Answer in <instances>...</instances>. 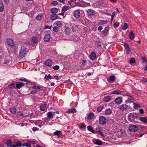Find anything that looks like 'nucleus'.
Returning <instances> with one entry per match:
<instances>
[{
    "label": "nucleus",
    "mask_w": 147,
    "mask_h": 147,
    "mask_svg": "<svg viewBox=\"0 0 147 147\" xmlns=\"http://www.w3.org/2000/svg\"><path fill=\"white\" fill-rule=\"evenodd\" d=\"M12 142L10 140L7 141V147H11L12 145Z\"/></svg>",
    "instance_id": "37998d69"
},
{
    "label": "nucleus",
    "mask_w": 147,
    "mask_h": 147,
    "mask_svg": "<svg viewBox=\"0 0 147 147\" xmlns=\"http://www.w3.org/2000/svg\"><path fill=\"white\" fill-rule=\"evenodd\" d=\"M109 30V29L108 27H106L102 32L103 34L105 36H107L108 34Z\"/></svg>",
    "instance_id": "bb28decb"
},
{
    "label": "nucleus",
    "mask_w": 147,
    "mask_h": 147,
    "mask_svg": "<svg viewBox=\"0 0 147 147\" xmlns=\"http://www.w3.org/2000/svg\"><path fill=\"white\" fill-rule=\"evenodd\" d=\"M64 83L71 84H73L72 82L70 79H68V80H65L64 82Z\"/></svg>",
    "instance_id": "864d4df0"
},
{
    "label": "nucleus",
    "mask_w": 147,
    "mask_h": 147,
    "mask_svg": "<svg viewBox=\"0 0 147 147\" xmlns=\"http://www.w3.org/2000/svg\"><path fill=\"white\" fill-rule=\"evenodd\" d=\"M136 60L134 58L131 59L130 60V63H134L135 62Z\"/></svg>",
    "instance_id": "13d9d810"
},
{
    "label": "nucleus",
    "mask_w": 147,
    "mask_h": 147,
    "mask_svg": "<svg viewBox=\"0 0 147 147\" xmlns=\"http://www.w3.org/2000/svg\"><path fill=\"white\" fill-rule=\"evenodd\" d=\"M9 110L11 113L13 114H16V111L17 109L15 107H11L10 108Z\"/></svg>",
    "instance_id": "5701e85b"
},
{
    "label": "nucleus",
    "mask_w": 147,
    "mask_h": 147,
    "mask_svg": "<svg viewBox=\"0 0 147 147\" xmlns=\"http://www.w3.org/2000/svg\"><path fill=\"white\" fill-rule=\"evenodd\" d=\"M125 95L129 97L126 101L128 103L132 102L135 100V99L133 96L131 95L128 93H127Z\"/></svg>",
    "instance_id": "7ed1b4c3"
},
{
    "label": "nucleus",
    "mask_w": 147,
    "mask_h": 147,
    "mask_svg": "<svg viewBox=\"0 0 147 147\" xmlns=\"http://www.w3.org/2000/svg\"><path fill=\"white\" fill-rule=\"evenodd\" d=\"M53 62L52 60L50 59L47 60L45 62V65L48 66L50 67L51 66Z\"/></svg>",
    "instance_id": "6ab92c4d"
},
{
    "label": "nucleus",
    "mask_w": 147,
    "mask_h": 147,
    "mask_svg": "<svg viewBox=\"0 0 147 147\" xmlns=\"http://www.w3.org/2000/svg\"><path fill=\"white\" fill-rule=\"evenodd\" d=\"M53 30L55 32H58L59 31V28L57 26H55L53 27Z\"/></svg>",
    "instance_id": "c03bdc74"
},
{
    "label": "nucleus",
    "mask_w": 147,
    "mask_h": 147,
    "mask_svg": "<svg viewBox=\"0 0 147 147\" xmlns=\"http://www.w3.org/2000/svg\"><path fill=\"white\" fill-rule=\"evenodd\" d=\"M128 118L129 121L132 122L134 121V120L136 118L135 114L133 113H131L128 114Z\"/></svg>",
    "instance_id": "f03ea898"
},
{
    "label": "nucleus",
    "mask_w": 147,
    "mask_h": 147,
    "mask_svg": "<svg viewBox=\"0 0 147 147\" xmlns=\"http://www.w3.org/2000/svg\"><path fill=\"white\" fill-rule=\"evenodd\" d=\"M51 37L50 34H45L43 40L45 42H48Z\"/></svg>",
    "instance_id": "f8f14e48"
},
{
    "label": "nucleus",
    "mask_w": 147,
    "mask_h": 147,
    "mask_svg": "<svg viewBox=\"0 0 147 147\" xmlns=\"http://www.w3.org/2000/svg\"><path fill=\"white\" fill-rule=\"evenodd\" d=\"M4 8L2 2H0V12H2L4 11Z\"/></svg>",
    "instance_id": "72a5a7b5"
},
{
    "label": "nucleus",
    "mask_w": 147,
    "mask_h": 147,
    "mask_svg": "<svg viewBox=\"0 0 147 147\" xmlns=\"http://www.w3.org/2000/svg\"><path fill=\"white\" fill-rule=\"evenodd\" d=\"M51 26H47L45 27V29H51Z\"/></svg>",
    "instance_id": "338daca9"
},
{
    "label": "nucleus",
    "mask_w": 147,
    "mask_h": 147,
    "mask_svg": "<svg viewBox=\"0 0 147 147\" xmlns=\"http://www.w3.org/2000/svg\"><path fill=\"white\" fill-rule=\"evenodd\" d=\"M87 13L88 15L90 17L93 16L95 13L94 11L91 9H88L87 11Z\"/></svg>",
    "instance_id": "ddd939ff"
},
{
    "label": "nucleus",
    "mask_w": 147,
    "mask_h": 147,
    "mask_svg": "<svg viewBox=\"0 0 147 147\" xmlns=\"http://www.w3.org/2000/svg\"><path fill=\"white\" fill-rule=\"evenodd\" d=\"M115 80V77L114 76H110L109 78L107 79V80L108 82L110 83H113L114 82Z\"/></svg>",
    "instance_id": "dca6fc26"
},
{
    "label": "nucleus",
    "mask_w": 147,
    "mask_h": 147,
    "mask_svg": "<svg viewBox=\"0 0 147 147\" xmlns=\"http://www.w3.org/2000/svg\"><path fill=\"white\" fill-rule=\"evenodd\" d=\"M55 114V112H52L51 111L48 112L47 115V117L49 118H51Z\"/></svg>",
    "instance_id": "a878e982"
},
{
    "label": "nucleus",
    "mask_w": 147,
    "mask_h": 147,
    "mask_svg": "<svg viewBox=\"0 0 147 147\" xmlns=\"http://www.w3.org/2000/svg\"><path fill=\"white\" fill-rule=\"evenodd\" d=\"M111 100V97L109 96H107L104 98V101L106 102H109Z\"/></svg>",
    "instance_id": "393cba45"
},
{
    "label": "nucleus",
    "mask_w": 147,
    "mask_h": 147,
    "mask_svg": "<svg viewBox=\"0 0 147 147\" xmlns=\"http://www.w3.org/2000/svg\"><path fill=\"white\" fill-rule=\"evenodd\" d=\"M59 65H56L53 67V69L55 70H57L59 69Z\"/></svg>",
    "instance_id": "4d7b16f0"
},
{
    "label": "nucleus",
    "mask_w": 147,
    "mask_h": 147,
    "mask_svg": "<svg viewBox=\"0 0 147 147\" xmlns=\"http://www.w3.org/2000/svg\"><path fill=\"white\" fill-rule=\"evenodd\" d=\"M19 80L20 81L26 82L28 83L29 82V80H27L26 78H20L19 79Z\"/></svg>",
    "instance_id": "49530a36"
},
{
    "label": "nucleus",
    "mask_w": 147,
    "mask_h": 147,
    "mask_svg": "<svg viewBox=\"0 0 147 147\" xmlns=\"http://www.w3.org/2000/svg\"><path fill=\"white\" fill-rule=\"evenodd\" d=\"M102 27L101 26H100L98 28V30L100 31L102 29Z\"/></svg>",
    "instance_id": "774afa93"
},
{
    "label": "nucleus",
    "mask_w": 147,
    "mask_h": 147,
    "mask_svg": "<svg viewBox=\"0 0 147 147\" xmlns=\"http://www.w3.org/2000/svg\"><path fill=\"white\" fill-rule=\"evenodd\" d=\"M32 42L34 44H37L38 43V40L37 38L35 37L34 36L32 38Z\"/></svg>",
    "instance_id": "c756f323"
},
{
    "label": "nucleus",
    "mask_w": 147,
    "mask_h": 147,
    "mask_svg": "<svg viewBox=\"0 0 147 147\" xmlns=\"http://www.w3.org/2000/svg\"><path fill=\"white\" fill-rule=\"evenodd\" d=\"M57 25L59 27H61L62 26V24L60 21H57Z\"/></svg>",
    "instance_id": "8fccbe9b"
},
{
    "label": "nucleus",
    "mask_w": 147,
    "mask_h": 147,
    "mask_svg": "<svg viewBox=\"0 0 147 147\" xmlns=\"http://www.w3.org/2000/svg\"><path fill=\"white\" fill-rule=\"evenodd\" d=\"M119 25L118 24L115 23L114 24V27L115 28H117L119 26Z\"/></svg>",
    "instance_id": "69168bd1"
},
{
    "label": "nucleus",
    "mask_w": 147,
    "mask_h": 147,
    "mask_svg": "<svg viewBox=\"0 0 147 147\" xmlns=\"http://www.w3.org/2000/svg\"><path fill=\"white\" fill-rule=\"evenodd\" d=\"M128 108V105L126 104L121 105L119 107V109L122 111H125Z\"/></svg>",
    "instance_id": "423d86ee"
},
{
    "label": "nucleus",
    "mask_w": 147,
    "mask_h": 147,
    "mask_svg": "<svg viewBox=\"0 0 147 147\" xmlns=\"http://www.w3.org/2000/svg\"><path fill=\"white\" fill-rule=\"evenodd\" d=\"M18 115L20 116H23V114L22 113V112L21 111H20L18 112Z\"/></svg>",
    "instance_id": "e2e57ef3"
},
{
    "label": "nucleus",
    "mask_w": 147,
    "mask_h": 147,
    "mask_svg": "<svg viewBox=\"0 0 147 147\" xmlns=\"http://www.w3.org/2000/svg\"><path fill=\"white\" fill-rule=\"evenodd\" d=\"M93 143L96 145L101 146L102 145V142L99 140L94 139L92 140Z\"/></svg>",
    "instance_id": "4468645a"
},
{
    "label": "nucleus",
    "mask_w": 147,
    "mask_h": 147,
    "mask_svg": "<svg viewBox=\"0 0 147 147\" xmlns=\"http://www.w3.org/2000/svg\"><path fill=\"white\" fill-rule=\"evenodd\" d=\"M128 26L126 23H125L124 25L122 26V29L123 30H126L128 27Z\"/></svg>",
    "instance_id": "ea45409f"
},
{
    "label": "nucleus",
    "mask_w": 147,
    "mask_h": 147,
    "mask_svg": "<svg viewBox=\"0 0 147 147\" xmlns=\"http://www.w3.org/2000/svg\"><path fill=\"white\" fill-rule=\"evenodd\" d=\"M76 111H77L75 108H71L67 111L66 113H76Z\"/></svg>",
    "instance_id": "2eb2a0df"
},
{
    "label": "nucleus",
    "mask_w": 147,
    "mask_h": 147,
    "mask_svg": "<svg viewBox=\"0 0 147 147\" xmlns=\"http://www.w3.org/2000/svg\"><path fill=\"white\" fill-rule=\"evenodd\" d=\"M58 16L55 14H54L51 15V20H54L57 18Z\"/></svg>",
    "instance_id": "f704fd0d"
},
{
    "label": "nucleus",
    "mask_w": 147,
    "mask_h": 147,
    "mask_svg": "<svg viewBox=\"0 0 147 147\" xmlns=\"http://www.w3.org/2000/svg\"><path fill=\"white\" fill-rule=\"evenodd\" d=\"M15 88V84L14 83L10 84L9 86V88L12 89Z\"/></svg>",
    "instance_id": "a19ab883"
},
{
    "label": "nucleus",
    "mask_w": 147,
    "mask_h": 147,
    "mask_svg": "<svg viewBox=\"0 0 147 147\" xmlns=\"http://www.w3.org/2000/svg\"><path fill=\"white\" fill-rule=\"evenodd\" d=\"M81 125L79 127V128L80 129H85L86 126L84 123H81Z\"/></svg>",
    "instance_id": "79ce46f5"
},
{
    "label": "nucleus",
    "mask_w": 147,
    "mask_h": 147,
    "mask_svg": "<svg viewBox=\"0 0 147 147\" xmlns=\"http://www.w3.org/2000/svg\"><path fill=\"white\" fill-rule=\"evenodd\" d=\"M99 123L101 125L105 124L106 123V118L104 116H101L99 118Z\"/></svg>",
    "instance_id": "39448f33"
},
{
    "label": "nucleus",
    "mask_w": 147,
    "mask_h": 147,
    "mask_svg": "<svg viewBox=\"0 0 147 147\" xmlns=\"http://www.w3.org/2000/svg\"><path fill=\"white\" fill-rule=\"evenodd\" d=\"M139 112L141 114H143L144 113V111L143 109H141L139 110Z\"/></svg>",
    "instance_id": "680f3d73"
},
{
    "label": "nucleus",
    "mask_w": 147,
    "mask_h": 147,
    "mask_svg": "<svg viewBox=\"0 0 147 147\" xmlns=\"http://www.w3.org/2000/svg\"><path fill=\"white\" fill-rule=\"evenodd\" d=\"M61 131H58L55 132L54 133V135H58L60 134L61 133Z\"/></svg>",
    "instance_id": "bf43d9fd"
},
{
    "label": "nucleus",
    "mask_w": 147,
    "mask_h": 147,
    "mask_svg": "<svg viewBox=\"0 0 147 147\" xmlns=\"http://www.w3.org/2000/svg\"><path fill=\"white\" fill-rule=\"evenodd\" d=\"M28 142L27 143H24L23 144L22 146L23 147H31V144H35V142L34 141L29 140L28 141Z\"/></svg>",
    "instance_id": "20e7f679"
},
{
    "label": "nucleus",
    "mask_w": 147,
    "mask_h": 147,
    "mask_svg": "<svg viewBox=\"0 0 147 147\" xmlns=\"http://www.w3.org/2000/svg\"><path fill=\"white\" fill-rule=\"evenodd\" d=\"M134 108L135 109H137L138 107H140V105L138 104L135 102L133 103Z\"/></svg>",
    "instance_id": "de8ad7c7"
},
{
    "label": "nucleus",
    "mask_w": 147,
    "mask_h": 147,
    "mask_svg": "<svg viewBox=\"0 0 147 147\" xmlns=\"http://www.w3.org/2000/svg\"><path fill=\"white\" fill-rule=\"evenodd\" d=\"M70 7L69 6H64L62 8L61 11L63 12H65L68 10Z\"/></svg>",
    "instance_id": "2f4dec72"
},
{
    "label": "nucleus",
    "mask_w": 147,
    "mask_h": 147,
    "mask_svg": "<svg viewBox=\"0 0 147 147\" xmlns=\"http://www.w3.org/2000/svg\"><path fill=\"white\" fill-rule=\"evenodd\" d=\"M81 63L82 66H85L86 64L87 61L86 60H82L81 61Z\"/></svg>",
    "instance_id": "09e8293b"
},
{
    "label": "nucleus",
    "mask_w": 147,
    "mask_h": 147,
    "mask_svg": "<svg viewBox=\"0 0 147 147\" xmlns=\"http://www.w3.org/2000/svg\"><path fill=\"white\" fill-rule=\"evenodd\" d=\"M114 102L116 104L119 105L121 103L122 100L121 97H118L115 99Z\"/></svg>",
    "instance_id": "a211bd4d"
},
{
    "label": "nucleus",
    "mask_w": 147,
    "mask_h": 147,
    "mask_svg": "<svg viewBox=\"0 0 147 147\" xmlns=\"http://www.w3.org/2000/svg\"><path fill=\"white\" fill-rule=\"evenodd\" d=\"M80 15V12L78 10H76L74 12V16L76 18L79 17Z\"/></svg>",
    "instance_id": "cd10ccee"
},
{
    "label": "nucleus",
    "mask_w": 147,
    "mask_h": 147,
    "mask_svg": "<svg viewBox=\"0 0 147 147\" xmlns=\"http://www.w3.org/2000/svg\"><path fill=\"white\" fill-rule=\"evenodd\" d=\"M94 116V113L92 112H91L88 114L87 119L88 120H91L93 119Z\"/></svg>",
    "instance_id": "f3484780"
},
{
    "label": "nucleus",
    "mask_w": 147,
    "mask_h": 147,
    "mask_svg": "<svg viewBox=\"0 0 147 147\" xmlns=\"http://www.w3.org/2000/svg\"><path fill=\"white\" fill-rule=\"evenodd\" d=\"M87 128L88 130L89 131L92 132V133H94L95 131H94V130L93 129L92 127L91 126H87Z\"/></svg>",
    "instance_id": "e433bc0d"
},
{
    "label": "nucleus",
    "mask_w": 147,
    "mask_h": 147,
    "mask_svg": "<svg viewBox=\"0 0 147 147\" xmlns=\"http://www.w3.org/2000/svg\"><path fill=\"white\" fill-rule=\"evenodd\" d=\"M23 144L20 141L18 142L15 146L16 147H20L22 146Z\"/></svg>",
    "instance_id": "a18cd8bd"
},
{
    "label": "nucleus",
    "mask_w": 147,
    "mask_h": 147,
    "mask_svg": "<svg viewBox=\"0 0 147 147\" xmlns=\"http://www.w3.org/2000/svg\"><path fill=\"white\" fill-rule=\"evenodd\" d=\"M129 129L130 131L135 132L137 130L138 128L135 125H131L129 126Z\"/></svg>",
    "instance_id": "9d476101"
},
{
    "label": "nucleus",
    "mask_w": 147,
    "mask_h": 147,
    "mask_svg": "<svg viewBox=\"0 0 147 147\" xmlns=\"http://www.w3.org/2000/svg\"><path fill=\"white\" fill-rule=\"evenodd\" d=\"M26 49L24 47H22L20 51L19 56L21 58L24 57L26 54Z\"/></svg>",
    "instance_id": "f257e3e1"
},
{
    "label": "nucleus",
    "mask_w": 147,
    "mask_h": 147,
    "mask_svg": "<svg viewBox=\"0 0 147 147\" xmlns=\"http://www.w3.org/2000/svg\"><path fill=\"white\" fill-rule=\"evenodd\" d=\"M36 18L37 19L40 20H41L42 18V16L41 15H38L36 17Z\"/></svg>",
    "instance_id": "052dcab7"
},
{
    "label": "nucleus",
    "mask_w": 147,
    "mask_h": 147,
    "mask_svg": "<svg viewBox=\"0 0 147 147\" xmlns=\"http://www.w3.org/2000/svg\"><path fill=\"white\" fill-rule=\"evenodd\" d=\"M124 46L126 51V53L127 54H129L131 51V49L128 44L126 42H125Z\"/></svg>",
    "instance_id": "1a4fd4ad"
},
{
    "label": "nucleus",
    "mask_w": 147,
    "mask_h": 147,
    "mask_svg": "<svg viewBox=\"0 0 147 147\" xmlns=\"http://www.w3.org/2000/svg\"><path fill=\"white\" fill-rule=\"evenodd\" d=\"M142 81L143 82H144L146 83L147 82V80L146 78H143V79H142Z\"/></svg>",
    "instance_id": "0e129e2a"
},
{
    "label": "nucleus",
    "mask_w": 147,
    "mask_h": 147,
    "mask_svg": "<svg viewBox=\"0 0 147 147\" xmlns=\"http://www.w3.org/2000/svg\"><path fill=\"white\" fill-rule=\"evenodd\" d=\"M103 107L102 106H98L97 108V111L99 112H100L103 109Z\"/></svg>",
    "instance_id": "3c124183"
},
{
    "label": "nucleus",
    "mask_w": 147,
    "mask_h": 147,
    "mask_svg": "<svg viewBox=\"0 0 147 147\" xmlns=\"http://www.w3.org/2000/svg\"><path fill=\"white\" fill-rule=\"evenodd\" d=\"M139 120L143 122L144 123H147V117H138Z\"/></svg>",
    "instance_id": "4be33fe9"
},
{
    "label": "nucleus",
    "mask_w": 147,
    "mask_h": 147,
    "mask_svg": "<svg viewBox=\"0 0 147 147\" xmlns=\"http://www.w3.org/2000/svg\"><path fill=\"white\" fill-rule=\"evenodd\" d=\"M58 11V10L56 8H52L51 10V11L52 13L56 14Z\"/></svg>",
    "instance_id": "7c9ffc66"
},
{
    "label": "nucleus",
    "mask_w": 147,
    "mask_h": 147,
    "mask_svg": "<svg viewBox=\"0 0 147 147\" xmlns=\"http://www.w3.org/2000/svg\"><path fill=\"white\" fill-rule=\"evenodd\" d=\"M128 36L129 38L131 40L133 39L135 37L132 31H131L129 33Z\"/></svg>",
    "instance_id": "c85d7f7f"
},
{
    "label": "nucleus",
    "mask_w": 147,
    "mask_h": 147,
    "mask_svg": "<svg viewBox=\"0 0 147 147\" xmlns=\"http://www.w3.org/2000/svg\"><path fill=\"white\" fill-rule=\"evenodd\" d=\"M70 29L68 27H67L65 29V32L66 34L68 35L70 33Z\"/></svg>",
    "instance_id": "58836bf2"
},
{
    "label": "nucleus",
    "mask_w": 147,
    "mask_h": 147,
    "mask_svg": "<svg viewBox=\"0 0 147 147\" xmlns=\"http://www.w3.org/2000/svg\"><path fill=\"white\" fill-rule=\"evenodd\" d=\"M40 107L41 111H45L47 108V105L46 104H43L40 105Z\"/></svg>",
    "instance_id": "aec40b11"
},
{
    "label": "nucleus",
    "mask_w": 147,
    "mask_h": 147,
    "mask_svg": "<svg viewBox=\"0 0 147 147\" xmlns=\"http://www.w3.org/2000/svg\"><path fill=\"white\" fill-rule=\"evenodd\" d=\"M58 4V2L56 1H53L51 3V5H53L56 6Z\"/></svg>",
    "instance_id": "6e6d98bb"
},
{
    "label": "nucleus",
    "mask_w": 147,
    "mask_h": 147,
    "mask_svg": "<svg viewBox=\"0 0 147 147\" xmlns=\"http://www.w3.org/2000/svg\"><path fill=\"white\" fill-rule=\"evenodd\" d=\"M98 23L100 25H104L106 24V22L105 21L100 20L99 22Z\"/></svg>",
    "instance_id": "603ef678"
},
{
    "label": "nucleus",
    "mask_w": 147,
    "mask_h": 147,
    "mask_svg": "<svg viewBox=\"0 0 147 147\" xmlns=\"http://www.w3.org/2000/svg\"><path fill=\"white\" fill-rule=\"evenodd\" d=\"M112 93L111 94H113L116 95L121 94L122 93V91L119 90H114L112 91Z\"/></svg>",
    "instance_id": "b1692460"
},
{
    "label": "nucleus",
    "mask_w": 147,
    "mask_h": 147,
    "mask_svg": "<svg viewBox=\"0 0 147 147\" xmlns=\"http://www.w3.org/2000/svg\"><path fill=\"white\" fill-rule=\"evenodd\" d=\"M112 112V111L111 109H108L105 111V113L106 115H109Z\"/></svg>",
    "instance_id": "4c0bfd02"
},
{
    "label": "nucleus",
    "mask_w": 147,
    "mask_h": 147,
    "mask_svg": "<svg viewBox=\"0 0 147 147\" xmlns=\"http://www.w3.org/2000/svg\"><path fill=\"white\" fill-rule=\"evenodd\" d=\"M96 56V54L94 52H91L90 55V58L91 60H94Z\"/></svg>",
    "instance_id": "412c9836"
},
{
    "label": "nucleus",
    "mask_w": 147,
    "mask_h": 147,
    "mask_svg": "<svg viewBox=\"0 0 147 147\" xmlns=\"http://www.w3.org/2000/svg\"><path fill=\"white\" fill-rule=\"evenodd\" d=\"M102 128L99 127H97L96 129V133H99L101 136H104V134L102 132Z\"/></svg>",
    "instance_id": "6e6552de"
},
{
    "label": "nucleus",
    "mask_w": 147,
    "mask_h": 147,
    "mask_svg": "<svg viewBox=\"0 0 147 147\" xmlns=\"http://www.w3.org/2000/svg\"><path fill=\"white\" fill-rule=\"evenodd\" d=\"M95 44L96 47H99L101 46V42L99 40H96L95 42Z\"/></svg>",
    "instance_id": "473e14b6"
},
{
    "label": "nucleus",
    "mask_w": 147,
    "mask_h": 147,
    "mask_svg": "<svg viewBox=\"0 0 147 147\" xmlns=\"http://www.w3.org/2000/svg\"><path fill=\"white\" fill-rule=\"evenodd\" d=\"M44 78L47 80H48L49 79H51L53 78L52 77L50 74H48V75L46 74Z\"/></svg>",
    "instance_id": "c9c22d12"
},
{
    "label": "nucleus",
    "mask_w": 147,
    "mask_h": 147,
    "mask_svg": "<svg viewBox=\"0 0 147 147\" xmlns=\"http://www.w3.org/2000/svg\"><path fill=\"white\" fill-rule=\"evenodd\" d=\"M7 43L8 45L11 48L14 47L15 44L13 40L11 39H8L7 40Z\"/></svg>",
    "instance_id": "0eeeda50"
},
{
    "label": "nucleus",
    "mask_w": 147,
    "mask_h": 147,
    "mask_svg": "<svg viewBox=\"0 0 147 147\" xmlns=\"http://www.w3.org/2000/svg\"><path fill=\"white\" fill-rule=\"evenodd\" d=\"M25 84L24 83L21 82H16V86L17 88L20 89L25 86Z\"/></svg>",
    "instance_id": "9b49d317"
},
{
    "label": "nucleus",
    "mask_w": 147,
    "mask_h": 147,
    "mask_svg": "<svg viewBox=\"0 0 147 147\" xmlns=\"http://www.w3.org/2000/svg\"><path fill=\"white\" fill-rule=\"evenodd\" d=\"M33 89H39L40 88V86H34L32 87Z\"/></svg>",
    "instance_id": "5fc2aeb1"
}]
</instances>
